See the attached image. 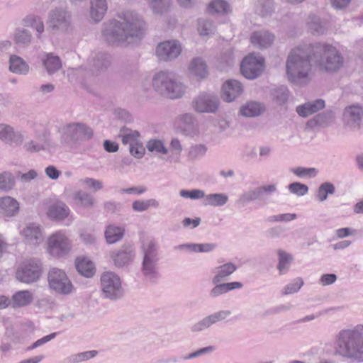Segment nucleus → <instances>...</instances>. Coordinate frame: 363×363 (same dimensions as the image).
<instances>
[{
	"label": "nucleus",
	"instance_id": "f257e3e1",
	"mask_svg": "<svg viewBox=\"0 0 363 363\" xmlns=\"http://www.w3.org/2000/svg\"><path fill=\"white\" fill-rule=\"evenodd\" d=\"M118 20L104 24L102 36L111 45H125L141 39L146 30L143 17L134 11H125L118 15Z\"/></svg>",
	"mask_w": 363,
	"mask_h": 363
},
{
	"label": "nucleus",
	"instance_id": "f03ea898",
	"mask_svg": "<svg viewBox=\"0 0 363 363\" xmlns=\"http://www.w3.org/2000/svg\"><path fill=\"white\" fill-rule=\"evenodd\" d=\"M312 45L297 48L289 53L286 60V76L291 84L303 86L311 81Z\"/></svg>",
	"mask_w": 363,
	"mask_h": 363
},
{
	"label": "nucleus",
	"instance_id": "7ed1b4c3",
	"mask_svg": "<svg viewBox=\"0 0 363 363\" xmlns=\"http://www.w3.org/2000/svg\"><path fill=\"white\" fill-rule=\"evenodd\" d=\"M335 350L343 357L363 362V325L340 330L335 338Z\"/></svg>",
	"mask_w": 363,
	"mask_h": 363
},
{
	"label": "nucleus",
	"instance_id": "20e7f679",
	"mask_svg": "<svg viewBox=\"0 0 363 363\" xmlns=\"http://www.w3.org/2000/svg\"><path fill=\"white\" fill-rule=\"evenodd\" d=\"M311 54L314 67L321 72L335 73L344 66V57L332 45L325 43L312 44Z\"/></svg>",
	"mask_w": 363,
	"mask_h": 363
},
{
	"label": "nucleus",
	"instance_id": "39448f33",
	"mask_svg": "<svg viewBox=\"0 0 363 363\" xmlns=\"http://www.w3.org/2000/svg\"><path fill=\"white\" fill-rule=\"evenodd\" d=\"M42 272V264L39 259H28L19 264L16 277L21 282L31 284L40 279Z\"/></svg>",
	"mask_w": 363,
	"mask_h": 363
},
{
	"label": "nucleus",
	"instance_id": "423d86ee",
	"mask_svg": "<svg viewBox=\"0 0 363 363\" xmlns=\"http://www.w3.org/2000/svg\"><path fill=\"white\" fill-rule=\"evenodd\" d=\"M143 252V275L147 279L152 280L157 277L158 273L156 265L158 261L157 249L156 242L150 240L142 245Z\"/></svg>",
	"mask_w": 363,
	"mask_h": 363
},
{
	"label": "nucleus",
	"instance_id": "0eeeda50",
	"mask_svg": "<svg viewBox=\"0 0 363 363\" xmlns=\"http://www.w3.org/2000/svg\"><path fill=\"white\" fill-rule=\"evenodd\" d=\"M49 287L57 294L68 295L74 289V286L65 272L58 268H52L48 274Z\"/></svg>",
	"mask_w": 363,
	"mask_h": 363
},
{
	"label": "nucleus",
	"instance_id": "6e6552de",
	"mask_svg": "<svg viewBox=\"0 0 363 363\" xmlns=\"http://www.w3.org/2000/svg\"><path fill=\"white\" fill-rule=\"evenodd\" d=\"M62 138L66 143H77L79 140H88L93 136V130L86 124L81 123H69L60 129Z\"/></svg>",
	"mask_w": 363,
	"mask_h": 363
},
{
	"label": "nucleus",
	"instance_id": "1a4fd4ad",
	"mask_svg": "<svg viewBox=\"0 0 363 363\" xmlns=\"http://www.w3.org/2000/svg\"><path fill=\"white\" fill-rule=\"evenodd\" d=\"M48 29L52 33L67 32L72 24L71 13L66 9L56 8L50 11Z\"/></svg>",
	"mask_w": 363,
	"mask_h": 363
},
{
	"label": "nucleus",
	"instance_id": "9d476101",
	"mask_svg": "<svg viewBox=\"0 0 363 363\" xmlns=\"http://www.w3.org/2000/svg\"><path fill=\"white\" fill-rule=\"evenodd\" d=\"M102 291L106 298L117 299L123 296L120 278L116 274L107 272L101 277Z\"/></svg>",
	"mask_w": 363,
	"mask_h": 363
},
{
	"label": "nucleus",
	"instance_id": "9b49d317",
	"mask_svg": "<svg viewBox=\"0 0 363 363\" xmlns=\"http://www.w3.org/2000/svg\"><path fill=\"white\" fill-rule=\"evenodd\" d=\"M342 123L350 130H359L363 125V106L359 104L346 106L342 113Z\"/></svg>",
	"mask_w": 363,
	"mask_h": 363
},
{
	"label": "nucleus",
	"instance_id": "f8f14e48",
	"mask_svg": "<svg viewBox=\"0 0 363 363\" xmlns=\"http://www.w3.org/2000/svg\"><path fill=\"white\" fill-rule=\"evenodd\" d=\"M70 249L71 244L69 239L61 231L52 234L48 238V250L52 256L65 255L69 252Z\"/></svg>",
	"mask_w": 363,
	"mask_h": 363
},
{
	"label": "nucleus",
	"instance_id": "ddd939ff",
	"mask_svg": "<svg viewBox=\"0 0 363 363\" xmlns=\"http://www.w3.org/2000/svg\"><path fill=\"white\" fill-rule=\"evenodd\" d=\"M264 60L262 57L250 55L245 57L241 64L242 74L247 79H254L258 77L264 70Z\"/></svg>",
	"mask_w": 363,
	"mask_h": 363
},
{
	"label": "nucleus",
	"instance_id": "4468645a",
	"mask_svg": "<svg viewBox=\"0 0 363 363\" xmlns=\"http://www.w3.org/2000/svg\"><path fill=\"white\" fill-rule=\"evenodd\" d=\"M218 106V96L206 93L200 94L192 101V107L198 113H215Z\"/></svg>",
	"mask_w": 363,
	"mask_h": 363
},
{
	"label": "nucleus",
	"instance_id": "2eb2a0df",
	"mask_svg": "<svg viewBox=\"0 0 363 363\" xmlns=\"http://www.w3.org/2000/svg\"><path fill=\"white\" fill-rule=\"evenodd\" d=\"M182 52L181 45L177 40L160 43L156 48L158 58L162 61H170L177 58Z\"/></svg>",
	"mask_w": 363,
	"mask_h": 363
},
{
	"label": "nucleus",
	"instance_id": "dca6fc26",
	"mask_svg": "<svg viewBox=\"0 0 363 363\" xmlns=\"http://www.w3.org/2000/svg\"><path fill=\"white\" fill-rule=\"evenodd\" d=\"M177 123L178 129L186 135L194 136L199 133L197 121L191 113L180 115Z\"/></svg>",
	"mask_w": 363,
	"mask_h": 363
},
{
	"label": "nucleus",
	"instance_id": "f3484780",
	"mask_svg": "<svg viewBox=\"0 0 363 363\" xmlns=\"http://www.w3.org/2000/svg\"><path fill=\"white\" fill-rule=\"evenodd\" d=\"M0 140L10 145L18 146L23 142V135L18 131H16L9 125L0 124Z\"/></svg>",
	"mask_w": 363,
	"mask_h": 363
},
{
	"label": "nucleus",
	"instance_id": "a211bd4d",
	"mask_svg": "<svg viewBox=\"0 0 363 363\" xmlns=\"http://www.w3.org/2000/svg\"><path fill=\"white\" fill-rule=\"evenodd\" d=\"M275 40V35L266 30L255 31L251 34L250 42L256 48L264 49L270 47Z\"/></svg>",
	"mask_w": 363,
	"mask_h": 363
},
{
	"label": "nucleus",
	"instance_id": "6ab92c4d",
	"mask_svg": "<svg viewBox=\"0 0 363 363\" xmlns=\"http://www.w3.org/2000/svg\"><path fill=\"white\" fill-rule=\"evenodd\" d=\"M243 91L241 83L235 79L226 81L222 87V97L224 101L231 102L238 97Z\"/></svg>",
	"mask_w": 363,
	"mask_h": 363
},
{
	"label": "nucleus",
	"instance_id": "aec40b11",
	"mask_svg": "<svg viewBox=\"0 0 363 363\" xmlns=\"http://www.w3.org/2000/svg\"><path fill=\"white\" fill-rule=\"evenodd\" d=\"M174 74L168 72H160L154 75L152 80L153 89L160 95L164 96L167 91V86L171 83Z\"/></svg>",
	"mask_w": 363,
	"mask_h": 363
},
{
	"label": "nucleus",
	"instance_id": "412c9836",
	"mask_svg": "<svg viewBox=\"0 0 363 363\" xmlns=\"http://www.w3.org/2000/svg\"><path fill=\"white\" fill-rule=\"evenodd\" d=\"M133 257V250L130 246H123L119 250L111 253V257L114 264L118 267H122L130 263Z\"/></svg>",
	"mask_w": 363,
	"mask_h": 363
},
{
	"label": "nucleus",
	"instance_id": "4be33fe9",
	"mask_svg": "<svg viewBox=\"0 0 363 363\" xmlns=\"http://www.w3.org/2000/svg\"><path fill=\"white\" fill-rule=\"evenodd\" d=\"M21 234L29 245H37L43 240L40 226L34 223L27 225L21 231Z\"/></svg>",
	"mask_w": 363,
	"mask_h": 363
},
{
	"label": "nucleus",
	"instance_id": "5701e85b",
	"mask_svg": "<svg viewBox=\"0 0 363 363\" xmlns=\"http://www.w3.org/2000/svg\"><path fill=\"white\" fill-rule=\"evenodd\" d=\"M189 73L198 79H203L208 74V67L205 60L196 57L193 58L189 65Z\"/></svg>",
	"mask_w": 363,
	"mask_h": 363
},
{
	"label": "nucleus",
	"instance_id": "b1692460",
	"mask_svg": "<svg viewBox=\"0 0 363 363\" xmlns=\"http://www.w3.org/2000/svg\"><path fill=\"white\" fill-rule=\"evenodd\" d=\"M325 106V101L321 99H318L297 106L296 112L300 116L306 118L310 115L322 110Z\"/></svg>",
	"mask_w": 363,
	"mask_h": 363
},
{
	"label": "nucleus",
	"instance_id": "393cba45",
	"mask_svg": "<svg viewBox=\"0 0 363 363\" xmlns=\"http://www.w3.org/2000/svg\"><path fill=\"white\" fill-rule=\"evenodd\" d=\"M19 210V203L13 197L6 196L0 198V213L11 217L16 215Z\"/></svg>",
	"mask_w": 363,
	"mask_h": 363
},
{
	"label": "nucleus",
	"instance_id": "a878e982",
	"mask_svg": "<svg viewBox=\"0 0 363 363\" xmlns=\"http://www.w3.org/2000/svg\"><path fill=\"white\" fill-rule=\"evenodd\" d=\"M42 63L49 75L55 74L62 67L60 58L52 52L43 55Z\"/></svg>",
	"mask_w": 363,
	"mask_h": 363
},
{
	"label": "nucleus",
	"instance_id": "bb28decb",
	"mask_svg": "<svg viewBox=\"0 0 363 363\" xmlns=\"http://www.w3.org/2000/svg\"><path fill=\"white\" fill-rule=\"evenodd\" d=\"M108 9L106 0L90 1V16L96 23L101 21Z\"/></svg>",
	"mask_w": 363,
	"mask_h": 363
},
{
	"label": "nucleus",
	"instance_id": "cd10ccee",
	"mask_svg": "<svg viewBox=\"0 0 363 363\" xmlns=\"http://www.w3.org/2000/svg\"><path fill=\"white\" fill-rule=\"evenodd\" d=\"M111 61L112 58L109 54L98 52L91 60L93 70L96 72L104 71L111 65Z\"/></svg>",
	"mask_w": 363,
	"mask_h": 363
},
{
	"label": "nucleus",
	"instance_id": "c85d7f7f",
	"mask_svg": "<svg viewBox=\"0 0 363 363\" xmlns=\"http://www.w3.org/2000/svg\"><path fill=\"white\" fill-rule=\"evenodd\" d=\"M33 300V294L29 291H19L16 292L11 299V307L18 308L28 306Z\"/></svg>",
	"mask_w": 363,
	"mask_h": 363
},
{
	"label": "nucleus",
	"instance_id": "c756f323",
	"mask_svg": "<svg viewBox=\"0 0 363 363\" xmlns=\"http://www.w3.org/2000/svg\"><path fill=\"white\" fill-rule=\"evenodd\" d=\"M48 214L52 219L62 220L68 216L69 209L66 204L57 203L50 206Z\"/></svg>",
	"mask_w": 363,
	"mask_h": 363
},
{
	"label": "nucleus",
	"instance_id": "7c9ffc66",
	"mask_svg": "<svg viewBox=\"0 0 363 363\" xmlns=\"http://www.w3.org/2000/svg\"><path fill=\"white\" fill-rule=\"evenodd\" d=\"M76 268L80 274L88 278L91 277L95 272L94 263L86 257L76 259Z\"/></svg>",
	"mask_w": 363,
	"mask_h": 363
},
{
	"label": "nucleus",
	"instance_id": "2f4dec72",
	"mask_svg": "<svg viewBox=\"0 0 363 363\" xmlns=\"http://www.w3.org/2000/svg\"><path fill=\"white\" fill-rule=\"evenodd\" d=\"M9 63V69L13 73L26 74L28 72L29 66L23 58L17 55H11Z\"/></svg>",
	"mask_w": 363,
	"mask_h": 363
},
{
	"label": "nucleus",
	"instance_id": "473e14b6",
	"mask_svg": "<svg viewBox=\"0 0 363 363\" xmlns=\"http://www.w3.org/2000/svg\"><path fill=\"white\" fill-rule=\"evenodd\" d=\"M124 231L122 227L108 225L104 233L106 242L108 244H113L119 241L123 237Z\"/></svg>",
	"mask_w": 363,
	"mask_h": 363
},
{
	"label": "nucleus",
	"instance_id": "72a5a7b5",
	"mask_svg": "<svg viewBox=\"0 0 363 363\" xmlns=\"http://www.w3.org/2000/svg\"><path fill=\"white\" fill-rule=\"evenodd\" d=\"M167 87V91L169 93H165L164 96L172 99L182 97L185 91L184 86L177 79L175 76Z\"/></svg>",
	"mask_w": 363,
	"mask_h": 363
},
{
	"label": "nucleus",
	"instance_id": "f704fd0d",
	"mask_svg": "<svg viewBox=\"0 0 363 363\" xmlns=\"http://www.w3.org/2000/svg\"><path fill=\"white\" fill-rule=\"evenodd\" d=\"M265 110L264 106L255 101L247 102L240 109L242 115L247 117H255L260 115Z\"/></svg>",
	"mask_w": 363,
	"mask_h": 363
},
{
	"label": "nucleus",
	"instance_id": "c9c22d12",
	"mask_svg": "<svg viewBox=\"0 0 363 363\" xmlns=\"http://www.w3.org/2000/svg\"><path fill=\"white\" fill-rule=\"evenodd\" d=\"M73 199L76 205L84 208H92L95 203L94 198L83 191H77L73 196Z\"/></svg>",
	"mask_w": 363,
	"mask_h": 363
},
{
	"label": "nucleus",
	"instance_id": "e433bc0d",
	"mask_svg": "<svg viewBox=\"0 0 363 363\" xmlns=\"http://www.w3.org/2000/svg\"><path fill=\"white\" fill-rule=\"evenodd\" d=\"M335 119L334 113L332 111H326L316 115L310 123H314L317 125L325 128L332 124Z\"/></svg>",
	"mask_w": 363,
	"mask_h": 363
},
{
	"label": "nucleus",
	"instance_id": "4c0bfd02",
	"mask_svg": "<svg viewBox=\"0 0 363 363\" xmlns=\"http://www.w3.org/2000/svg\"><path fill=\"white\" fill-rule=\"evenodd\" d=\"M271 98L279 105L286 102L289 97V90L285 86H280L271 90Z\"/></svg>",
	"mask_w": 363,
	"mask_h": 363
},
{
	"label": "nucleus",
	"instance_id": "58836bf2",
	"mask_svg": "<svg viewBox=\"0 0 363 363\" xmlns=\"http://www.w3.org/2000/svg\"><path fill=\"white\" fill-rule=\"evenodd\" d=\"M308 28L313 35H322L326 30L325 23L315 16H310L308 21Z\"/></svg>",
	"mask_w": 363,
	"mask_h": 363
},
{
	"label": "nucleus",
	"instance_id": "ea45409f",
	"mask_svg": "<svg viewBox=\"0 0 363 363\" xmlns=\"http://www.w3.org/2000/svg\"><path fill=\"white\" fill-rule=\"evenodd\" d=\"M236 269H237L236 266L231 262L225 264L219 267L218 274L213 279V283L214 284H217L224 277H228V276L230 275L231 274H233L236 270Z\"/></svg>",
	"mask_w": 363,
	"mask_h": 363
},
{
	"label": "nucleus",
	"instance_id": "a19ab883",
	"mask_svg": "<svg viewBox=\"0 0 363 363\" xmlns=\"http://www.w3.org/2000/svg\"><path fill=\"white\" fill-rule=\"evenodd\" d=\"M16 184L14 176L9 172L0 174V189L4 191L11 190Z\"/></svg>",
	"mask_w": 363,
	"mask_h": 363
},
{
	"label": "nucleus",
	"instance_id": "79ce46f5",
	"mask_svg": "<svg viewBox=\"0 0 363 363\" xmlns=\"http://www.w3.org/2000/svg\"><path fill=\"white\" fill-rule=\"evenodd\" d=\"M120 136L122 139L123 144H129L130 147L138 142L140 133L137 130H125L123 128L121 130Z\"/></svg>",
	"mask_w": 363,
	"mask_h": 363
},
{
	"label": "nucleus",
	"instance_id": "37998d69",
	"mask_svg": "<svg viewBox=\"0 0 363 363\" xmlns=\"http://www.w3.org/2000/svg\"><path fill=\"white\" fill-rule=\"evenodd\" d=\"M151 9L155 13L166 12L171 4V0H148Z\"/></svg>",
	"mask_w": 363,
	"mask_h": 363
},
{
	"label": "nucleus",
	"instance_id": "c03bdc74",
	"mask_svg": "<svg viewBox=\"0 0 363 363\" xmlns=\"http://www.w3.org/2000/svg\"><path fill=\"white\" fill-rule=\"evenodd\" d=\"M32 35L25 29L17 30L14 34V40L16 44L28 46L31 43Z\"/></svg>",
	"mask_w": 363,
	"mask_h": 363
},
{
	"label": "nucleus",
	"instance_id": "a18cd8bd",
	"mask_svg": "<svg viewBox=\"0 0 363 363\" xmlns=\"http://www.w3.org/2000/svg\"><path fill=\"white\" fill-rule=\"evenodd\" d=\"M198 31L201 35L207 36L215 31V26L211 21L201 19L199 21Z\"/></svg>",
	"mask_w": 363,
	"mask_h": 363
},
{
	"label": "nucleus",
	"instance_id": "49530a36",
	"mask_svg": "<svg viewBox=\"0 0 363 363\" xmlns=\"http://www.w3.org/2000/svg\"><path fill=\"white\" fill-rule=\"evenodd\" d=\"M334 193V185L330 182H324L318 188L317 197L320 201H324L327 199L328 194H333Z\"/></svg>",
	"mask_w": 363,
	"mask_h": 363
},
{
	"label": "nucleus",
	"instance_id": "de8ad7c7",
	"mask_svg": "<svg viewBox=\"0 0 363 363\" xmlns=\"http://www.w3.org/2000/svg\"><path fill=\"white\" fill-rule=\"evenodd\" d=\"M159 203L155 199H149L147 201H135L133 203V209L135 211H145L148 209L150 206H153L155 208L158 207Z\"/></svg>",
	"mask_w": 363,
	"mask_h": 363
},
{
	"label": "nucleus",
	"instance_id": "09e8293b",
	"mask_svg": "<svg viewBox=\"0 0 363 363\" xmlns=\"http://www.w3.org/2000/svg\"><path fill=\"white\" fill-rule=\"evenodd\" d=\"M208 203L214 206H223L228 201V197L223 194H211L206 197Z\"/></svg>",
	"mask_w": 363,
	"mask_h": 363
},
{
	"label": "nucleus",
	"instance_id": "8fccbe9b",
	"mask_svg": "<svg viewBox=\"0 0 363 363\" xmlns=\"http://www.w3.org/2000/svg\"><path fill=\"white\" fill-rule=\"evenodd\" d=\"M229 9L228 4L223 0L213 1L208 6V11L214 13H226Z\"/></svg>",
	"mask_w": 363,
	"mask_h": 363
},
{
	"label": "nucleus",
	"instance_id": "3c124183",
	"mask_svg": "<svg viewBox=\"0 0 363 363\" xmlns=\"http://www.w3.org/2000/svg\"><path fill=\"white\" fill-rule=\"evenodd\" d=\"M29 25L37 32V38H41V35L45 30L44 23L41 18L38 16H30L28 18Z\"/></svg>",
	"mask_w": 363,
	"mask_h": 363
},
{
	"label": "nucleus",
	"instance_id": "603ef678",
	"mask_svg": "<svg viewBox=\"0 0 363 363\" xmlns=\"http://www.w3.org/2000/svg\"><path fill=\"white\" fill-rule=\"evenodd\" d=\"M179 249L190 248L193 251L206 252H210L215 247V245L206 243V244H193V245H181L177 247Z\"/></svg>",
	"mask_w": 363,
	"mask_h": 363
},
{
	"label": "nucleus",
	"instance_id": "864d4df0",
	"mask_svg": "<svg viewBox=\"0 0 363 363\" xmlns=\"http://www.w3.org/2000/svg\"><path fill=\"white\" fill-rule=\"evenodd\" d=\"M147 149L150 152H157L162 154L167 153V149L164 146L163 143L160 140H150L147 143Z\"/></svg>",
	"mask_w": 363,
	"mask_h": 363
},
{
	"label": "nucleus",
	"instance_id": "5fc2aeb1",
	"mask_svg": "<svg viewBox=\"0 0 363 363\" xmlns=\"http://www.w3.org/2000/svg\"><path fill=\"white\" fill-rule=\"evenodd\" d=\"M257 199H262L258 187L245 192L240 198L242 202H249Z\"/></svg>",
	"mask_w": 363,
	"mask_h": 363
},
{
	"label": "nucleus",
	"instance_id": "6e6d98bb",
	"mask_svg": "<svg viewBox=\"0 0 363 363\" xmlns=\"http://www.w3.org/2000/svg\"><path fill=\"white\" fill-rule=\"evenodd\" d=\"M259 13L262 16L270 14L273 11L272 0H259Z\"/></svg>",
	"mask_w": 363,
	"mask_h": 363
},
{
	"label": "nucleus",
	"instance_id": "4d7b16f0",
	"mask_svg": "<svg viewBox=\"0 0 363 363\" xmlns=\"http://www.w3.org/2000/svg\"><path fill=\"white\" fill-rule=\"evenodd\" d=\"M289 189L291 192L298 196H303L308 191V188L306 185L301 184L299 182H294L289 184Z\"/></svg>",
	"mask_w": 363,
	"mask_h": 363
},
{
	"label": "nucleus",
	"instance_id": "13d9d810",
	"mask_svg": "<svg viewBox=\"0 0 363 363\" xmlns=\"http://www.w3.org/2000/svg\"><path fill=\"white\" fill-rule=\"evenodd\" d=\"M278 255L279 257V262L278 264V269L280 272H281L286 267V264H289L292 260V256L281 250L278 251Z\"/></svg>",
	"mask_w": 363,
	"mask_h": 363
},
{
	"label": "nucleus",
	"instance_id": "bf43d9fd",
	"mask_svg": "<svg viewBox=\"0 0 363 363\" xmlns=\"http://www.w3.org/2000/svg\"><path fill=\"white\" fill-rule=\"evenodd\" d=\"M180 196L184 198H189L191 199H199L205 196V194L203 191L199 189H194L191 191L181 190Z\"/></svg>",
	"mask_w": 363,
	"mask_h": 363
},
{
	"label": "nucleus",
	"instance_id": "052dcab7",
	"mask_svg": "<svg viewBox=\"0 0 363 363\" xmlns=\"http://www.w3.org/2000/svg\"><path fill=\"white\" fill-rule=\"evenodd\" d=\"M130 154L136 158H141L145 154V149L139 141L129 147Z\"/></svg>",
	"mask_w": 363,
	"mask_h": 363
},
{
	"label": "nucleus",
	"instance_id": "680f3d73",
	"mask_svg": "<svg viewBox=\"0 0 363 363\" xmlns=\"http://www.w3.org/2000/svg\"><path fill=\"white\" fill-rule=\"evenodd\" d=\"M83 184H85L89 189H94V191H99L103 188L102 182L99 180L93 178L84 179L83 180Z\"/></svg>",
	"mask_w": 363,
	"mask_h": 363
},
{
	"label": "nucleus",
	"instance_id": "e2e57ef3",
	"mask_svg": "<svg viewBox=\"0 0 363 363\" xmlns=\"http://www.w3.org/2000/svg\"><path fill=\"white\" fill-rule=\"evenodd\" d=\"M45 173L48 177L52 180H57L61 175V172L53 165L48 166L45 169Z\"/></svg>",
	"mask_w": 363,
	"mask_h": 363
},
{
	"label": "nucleus",
	"instance_id": "0e129e2a",
	"mask_svg": "<svg viewBox=\"0 0 363 363\" xmlns=\"http://www.w3.org/2000/svg\"><path fill=\"white\" fill-rule=\"evenodd\" d=\"M17 176L21 181L28 182L35 179L38 176V173L34 169H30L26 173L18 172Z\"/></svg>",
	"mask_w": 363,
	"mask_h": 363
},
{
	"label": "nucleus",
	"instance_id": "69168bd1",
	"mask_svg": "<svg viewBox=\"0 0 363 363\" xmlns=\"http://www.w3.org/2000/svg\"><path fill=\"white\" fill-rule=\"evenodd\" d=\"M56 335H57L56 333H53L50 335L43 337L41 339L38 340L32 345H30L29 347H28V350L35 349L46 342L50 341L51 340H52L53 338L55 337Z\"/></svg>",
	"mask_w": 363,
	"mask_h": 363
},
{
	"label": "nucleus",
	"instance_id": "338daca9",
	"mask_svg": "<svg viewBox=\"0 0 363 363\" xmlns=\"http://www.w3.org/2000/svg\"><path fill=\"white\" fill-rule=\"evenodd\" d=\"M213 324L210 316H207L202 320L194 325L193 330L194 331H200L204 328H208L211 325Z\"/></svg>",
	"mask_w": 363,
	"mask_h": 363
},
{
	"label": "nucleus",
	"instance_id": "774afa93",
	"mask_svg": "<svg viewBox=\"0 0 363 363\" xmlns=\"http://www.w3.org/2000/svg\"><path fill=\"white\" fill-rule=\"evenodd\" d=\"M303 282L301 279H298L296 283L287 285L284 289L285 294H289L296 292L302 286Z\"/></svg>",
	"mask_w": 363,
	"mask_h": 363
}]
</instances>
